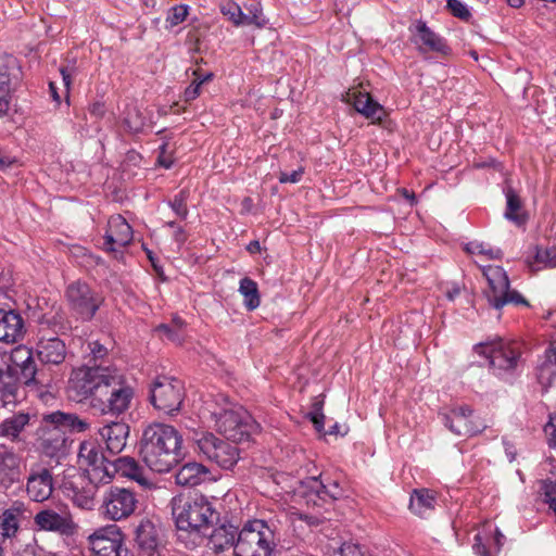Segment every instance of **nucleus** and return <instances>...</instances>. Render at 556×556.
Instances as JSON below:
<instances>
[{"instance_id": "nucleus-58", "label": "nucleus", "mask_w": 556, "mask_h": 556, "mask_svg": "<svg viewBox=\"0 0 556 556\" xmlns=\"http://www.w3.org/2000/svg\"><path fill=\"white\" fill-rule=\"evenodd\" d=\"M370 100L371 97L368 93H353V106L358 113L365 110Z\"/></svg>"}, {"instance_id": "nucleus-43", "label": "nucleus", "mask_w": 556, "mask_h": 556, "mask_svg": "<svg viewBox=\"0 0 556 556\" xmlns=\"http://www.w3.org/2000/svg\"><path fill=\"white\" fill-rule=\"evenodd\" d=\"M245 10L247 13L242 11L241 25H255L256 27H263L265 25L262 9L258 4L252 3L247 7Z\"/></svg>"}, {"instance_id": "nucleus-37", "label": "nucleus", "mask_w": 556, "mask_h": 556, "mask_svg": "<svg viewBox=\"0 0 556 556\" xmlns=\"http://www.w3.org/2000/svg\"><path fill=\"white\" fill-rule=\"evenodd\" d=\"M465 253L471 258L472 263L481 270L482 276L486 277V249L483 242L470 241L463 245Z\"/></svg>"}, {"instance_id": "nucleus-46", "label": "nucleus", "mask_w": 556, "mask_h": 556, "mask_svg": "<svg viewBox=\"0 0 556 556\" xmlns=\"http://www.w3.org/2000/svg\"><path fill=\"white\" fill-rule=\"evenodd\" d=\"M189 13V7L187 4H178L168 10L166 16V23L170 27L177 26L182 23Z\"/></svg>"}, {"instance_id": "nucleus-62", "label": "nucleus", "mask_w": 556, "mask_h": 556, "mask_svg": "<svg viewBox=\"0 0 556 556\" xmlns=\"http://www.w3.org/2000/svg\"><path fill=\"white\" fill-rule=\"evenodd\" d=\"M472 548L479 556H486V544L484 543V538L480 532L476 533L473 536Z\"/></svg>"}, {"instance_id": "nucleus-4", "label": "nucleus", "mask_w": 556, "mask_h": 556, "mask_svg": "<svg viewBox=\"0 0 556 556\" xmlns=\"http://www.w3.org/2000/svg\"><path fill=\"white\" fill-rule=\"evenodd\" d=\"M43 435L41 448L49 457H61L66 455L70 442V433H81L89 429L87 419L80 418L73 413L55 410L42 415Z\"/></svg>"}, {"instance_id": "nucleus-31", "label": "nucleus", "mask_w": 556, "mask_h": 556, "mask_svg": "<svg viewBox=\"0 0 556 556\" xmlns=\"http://www.w3.org/2000/svg\"><path fill=\"white\" fill-rule=\"evenodd\" d=\"M239 532L240 530L230 523L222 525L214 529L211 528L207 531V538H210L214 549L224 551L231 546L235 547Z\"/></svg>"}, {"instance_id": "nucleus-36", "label": "nucleus", "mask_w": 556, "mask_h": 556, "mask_svg": "<svg viewBox=\"0 0 556 556\" xmlns=\"http://www.w3.org/2000/svg\"><path fill=\"white\" fill-rule=\"evenodd\" d=\"M186 323L178 316L173 317L169 324H161L156 327V331L162 332L174 343L181 344L185 340Z\"/></svg>"}, {"instance_id": "nucleus-60", "label": "nucleus", "mask_w": 556, "mask_h": 556, "mask_svg": "<svg viewBox=\"0 0 556 556\" xmlns=\"http://www.w3.org/2000/svg\"><path fill=\"white\" fill-rule=\"evenodd\" d=\"M305 486L308 492L316 494L318 498L321 497V491L324 490V482L317 478H309L305 482Z\"/></svg>"}, {"instance_id": "nucleus-17", "label": "nucleus", "mask_w": 556, "mask_h": 556, "mask_svg": "<svg viewBox=\"0 0 556 556\" xmlns=\"http://www.w3.org/2000/svg\"><path fill=\"white\" fill-rule=\"evenodd\" d=\"M78 458L80 464L86 465L88 469L84 472L93 477L98 481H105L106 477H102L105 473L108 464L111 460L101 446L94 441H85L79 446Z\"/></svg>"}, {"instance_id": "nucleus-47", "label": "nucleus", "mask_w": 556, "mask_h": 556, "mask_svg": "<svg viewBox=\"0 0 556 556\" xmlns=\"http://www.w3.org/2000/svg\"><path fill=\"white\" fill-rule=\"evenodd\" d=\"M361 114L371 119L372 123H381L386 116V111L382 105L371 98L368 105L365 106V110L362 111Z\"/></svg>"}, {"instance_id": "nucleus-19", "label": "nucleus", "mask_w": 556, "mask_h": 556, "mask_svg": "<svg viewBox=\"0 0 556 556\" xmlns=\"http://www.w3.org/2000/svg\"><path fill=\"white\" fill-rule=\"evenodd\" d=\"M442 421L451 432L457 435L471 437L481 432L485 426L473 420V412L468 407L452 409L442 415Z\"/></svg>"}, {"instance_id": "nucleus-13", "label": "nucleus", "mask_w": 556, "mask_h": 556, "mask_svg": "<svg viewBox=\"0 0 556 556\" xmlns=\"http://www.w3.org/2000/svg\"><path fill=\"white\" fill-rule=\"evenodd\" d=\"M99 483L108 482L98 481L85 472H76L64 482V493L72 500L74 505L79 508L90 510L96 504L94 497Z\"/></svg>"}, {"instance_id": "nucleus-49", "label": "nucleus", "mask_w": 556, "mask_h": 556, "mask_svg": "<svg viewBox=\"0 0 556 556\" xmlns=\"http://www.w3.org/2000/svg\"><path fill=\"white\" fill-rule=\"evenodd\" d=\"M534 263L543 264L545 267H556V248L536 249Z\"/></svg>"}, {"instance_id": "nucleus-35", "label": "nucleus", "mask_w": 556, "mask_h": 556, "mask_svg": "<svg viewBox=\"0 0 556 556\" xmlns=\"http://www.w3.org/2000/svg\"><path fill=\"white\" fill-rule=\"evenodd\" d=\"M505 194L507 200L505 216L518 226L523 225L527 222V215L523 213H518V211L521 208V201L519 195L511 187L505 189Z\"/></svg>"}, {"instance_id": "nucleus-50", "label": "nucleus", "mask_w": 556, "mask_h": 556, "mask_svg": "<svg viewBox=\"0 0 556 556\" xmlns=\"http://www.w3.org/2000/svg\"><path fill=\"white\" fill-rule=\"evenodd\" d=\"M220 12L228 17L236 26L242 23V10L235 2H227L220 5Z\"/></svg>"}, {"instance_id": "nucleus-48", "label": "nucleus", "mask_w": 556, "mask_h": 556, "mask_svg": "<svg viewBox=\"0 0 556 556\" xmlns=\"http://www.w3.org/2000/svg\"><path fill=\"white\" fill-rule=\"evenodd\" d=\"M323 401L316 400L313 403L312 410L307 414V417L313 422L314 428L317 432L324 431L325 415L323 414Z\"/></svg>"}, {"instance_id": "nucleus-38", "label": "nucleus", "mask_w": 556, "mask_h": 556, "mask_svg": "<svg viewBox=\"0 0 556 556\" xmlns=\"http://www.w3.org/2000/svg\"><path fill=\"white\" fill-rule=\"evenodd\" d=\"M539 378L549 383L556 378V342L546 351L545 361L539 367Z\"/></svg>"}, {"instance_id": "nucleus-45", "label": "nucleus", "mask_w": 556, "mask_h": 556, "mask_svg": "<svg viewBox=\"0 0 556 556\" xmlns=\"http://www.w3.org/2000/svg\"><path fill=\"white\" fill-rule=\"evenodd\" d=\"M18 375L24 379L26 386H43V381L38 376L35 361L28 362V365L18 370Z\"/></svg>"}, {"instance_id": "nucleus-51", "label": "nucleus", "mask_w": 556, "mask_h": 556, "mask_svg": "<svg viewBox=\"0 0 556 556\" xmlns=\"http://www.w3.org/2000/svg\"><path fill=\"white\" fill-rule=\"evenodd\" d=\"M446 8L455 17L464 21H467L470 17V12L460 0H447Z\"/></svg>"}, {"instance_id": "nucleus-44", "label": "nucleus", "mask_w": 556, "mask_h": 556, "mask_svg": "<svg viewBox=\"0 0 556 556\" xmlns=\"http://www.w3.org/2000/svg\"><path fill=\"white\" fill-rule=\"evenodd\" d=\"M540 492L543 501L548 504L556 516V481L551 479L542 480Z\"/></svg>"}, {"instance_id": "nucleus-41", "label": "nucleus", "mask_w": 556, "mask_h": 556, "mask_svg": "<svg viewBox=\"0 0 556 556\" xmlns=\"http://www.w3.org/2000/svg\"><path fill=\"white\" fill-rule=\"evenodd\" d=\"M189 195L190 192L188 189H181L173 199L167 201L168 206L180 219H186L189 214L187 205Z\"/></svg>"}, {"instance_id": "nucleus-53", "label": "nucleus", "mask_w": 556, "mask_h": 556, "mask_svg": "<svg viewBox=\"0 0 556 556\" xmlns=\"http://www.w3.org/2000/svg\"><path fill=\"white\" fill-rule=\"evenodd\" d=\"M45 551L41 548L36 540H33L31 542L25 544L15 556H45Z\"/></svg>"}, {"instance_id": "nucleus-8", "label": "nucleus", "mask_w": 556, "mask_h": 556, "mask_svg": "<svg viewBox=\"0 0 556 556\" xmlns=\"http://www.w3.org/2000/svg\"><path fill=\"white\" fill-rule=\"evenodd\" d=\"M72 314L83 321L91 320L104 302L102 294L85 281L71 282L65 291Z\"/></svg>"}, {"instance_id": "nucleus-11", "label": "nucleus", "mask_w": 556, "mask_h": 556, "mask_svg": "<svg viewBox=\"0 0 556 556\" xmlns=\"http://www.w3.org/2000/svg\"><path fill=\"white\" fill-rule=\"evenodd\" d=\"M489 304L501 311L507 304L529 306V302L517 291L510 289L507 273L501 266L489 265Z\"/></svg>"}, {"instance_id": "nucleus-33", "label": "nucleus", "mask_w": 556, "mask_h": 556, "mask_svg": "<svg viewBox=\"0 0 556 556\" xmlns=\"http://www.w3.org/2000/svg\"><path fill=\"white\" fill-rule=\"evenodd\" d=\"M239 292L243 296V304L248 311L252 312L260 306L261 295L257 283L253 279L242 278L239 283Z\"/></svg>"}, {"instance_id": "nucleus-7", "label": "nucleus", "mask_w": 556, "mask_h": 556, "mask_svg": "<svg viewBox=\"0 0 556 556\" xmlns=\"http://www.w3.org/2000/svg\"><path fill=\"white\" fill-rule=\"evenodd\" d=\"M191 440L198 453L223 469H231L239 460V451L235 442L224 440L207 431H193Z\"/></svg>"}, {"instance_id": "nucleus-1", "label": "nucleus", "mask_w": 556, "mask_h": 556, "mask_svg": "<svg viewBox=\"0 0 556 556\" xmlns=\"http://www.w3.org/2000/svg\"><path fill=\"white\" fill-rule=\"evenodd\" d=\"M91 359L74 369L68 389L77 401L90 400V407L101 415L121 416L130 407L134 388L117 368L105 366L109 350L98 341L89 342Z\"/></svg>"}, {"instance_id": "nucleus-25", "label": "nucleus", "mask_w": 556, "mask_h": 556, "mask_svg": "<svg viewBox=\"0 0 556 556\" xmlns=\"http://www.w3.org/2000/svg\"><path fill=\"white\" fill-rule=\"evenodd\" d=\"M409 29L415 33L413 42L418 45L420 52L433 51L441 54L450 52L446 41L430 29L426 22L418 20L414 25V29L412 27Z\"/></svg>"}, {"instance_id": "nucleus-32", "label": "nucleus", "mask_w": 556, "mask_h": 556, "mask_svg": "<svg viewBox=\"0 0 556 556\" xmlns=\"http://www.w3.org/2000/svg\"><path fill=\"white\" fill-rule=\"evenodd\" d=\"M435 497L427 489L414 490L410 495L409 509L419 517H425L434 509Z\"/></svg>"}, {"instance_id": "nucleus-21", "label": "nucleus", "mask_w": 556, "mask_h": 556, "mask_svg": "<svg viewBox=\"0 0 556 556\" xmlns=\"http://www.w3.org/2000/svg\"><path fill=\"white\" fill-rule=\"evenodd\" d=\"M24 399L15 367L0 369V406L14 408Z\"/></svg>"}, {"instance_id": "nucleus-57", "label": "nucleus", "mask_w": 556, "mask_h": 556, "mask_svg": "<svg viewBox=\"0 0 556 556\" xmlns=\"http://www.w3.org/2000/svg\"><path fill=\"white\" fill-rule=\"evenodd\" d=\"M167 143H163L160 147V154L157 156V163L163 166L164 168H170L174 164V160L172 157L170 153H167Z\"/></svg>"}, {"instance_id": "nucleus-20", "label": "nucleus", "mask_w": 556, "mask_h": 556, "mask_svg": "<svg viewBox=\"0 0 556 556\" xmlns=\"http://www.w3.org/2000/svg\"><path fill=\"white\" fill-rule=\"evenodd\" d=\"M20 67L14 56L0 55V116L8 113L11 103L12 85L18 79Z\"/></svg>"}, {"instance_id": "nucleus-63", "label": "nucleus", "mask_w": 556, "mask_h": 556, "mask_svg": "<svg viewBox=\"0 0 556 556\" xmlns=\"http://www.w3.org/2000/svg\"><path fill=\"white\" fill-rule=\"evenodd\" d=\"M105 105L101 101H96L89 106V113L96 118H101L105 114Z\"/></svg>"}, {"instance_id": "nucleus-52", "label": "nucleus", "mask_w": 556, "mask_h": 556, "mask_svg": "<svg viewBox=\"0 0 556 556\" xmlns=\"http://www.w3.org/2000/svg\"><path fill=\"white\" fill-rule=\"evenodd\" d=\"M340 556H369V554L359 544L344 542L340 547Z\"/></svg>"}, {"instance_id": "nucleus-16", "label": "nucleus", "mask_w": 556, "mask_h": 556, "mask_svg": "<svg viewBox=\"0 0 556 556\" xmlns=\"http://www.w3.org/2000/svg\"><path fill=\"white\" fill-rule=\"evenodd\" d=\"M53 490L51 469L41 463L33 464L26 478L25 491L27 496L34 502L42 503L50 498Z\"/></svg>"}, {"instance_id": "nucleus-40", "label": "nucleus", "mask_w": 556, "mask_h": 556, "mask_svg": "<svg viewBox=\"0 0 556 556\" xmlns=\"http://www.w3.org/2000/svg\"><path fill=\"white\" fill-rule=\"evenodd\" d=\"M193 74L195 75V78L185 89V92H184V100L186 102H190V101H193L194 99H197L200 96L202 85L204 83L211 81L214 77V74L212 72L201 75V74H199L198 71H194Z\"/></svg>"}, {"instance_id": "nucleus-15", "label": "nucleus", "mask_w": 556, "mask_h": 556, "mask_svg": "<svg viewBox=\"0 0 556 556\" xmlns=\"http://www.w3.org/2000/svg\"><path fill=\"white\" fill-rule=\"evenodd\" d=\"M34 523L39 530L62 535L73 534L76 529L72 515L64 505L55 508L46 507L39 510L34 517Z\"/></svg>"}, {"instance_id": "nucleus-14", "label": "nucleus", "mask_w": 556, "mask_h": 556, "mask_svg": "<svg viewBox=\"0 0 556 556\" xmlns=\"http://www.w3.org/2000/svg\"><path fill=\"white\" fill-rule=\"evenodd\" d=\"M88 541L94 556H123L127 553L124 534L117 525L97 529L89 535Z\"/></svg>"}, {"instance_id": "nucleus-64", "label": "nucleus", "mask_w": 556, "mask_h": 556, "mask_svg": "<svg viewBox=\"0 0 556 556\" xmlns=\"http://www.w3.org/2000/svg\"><path fill=\"white\" fill-rule=\"evenodd\" d=\"M349 431V428L345 425H340L336 422L333 426L329 428L328 431L325 432V434H334V435H345Z\"/></svg>"}, {"instance_id": "nucleus-42", "label": "nucleus", "mask_w": 556, "mask_h": 556, "mask_svg": "<svg viewBox=\"0 0 556 556\" xmlns=\"http://www.w3.org/2000/svg\"><path fill=\"white\" fill-rule=\"evenodd\" d=\"M35 361L33 357V353L29 349L24 346L16 348L11 354V365H7L5 367H15L16 376L18 377V370L24 368V366L28 365V362Z\"/></svg>"}, {"instance_id": "nucleus-39", "label": "nucleus", "mask_w": 556, "mask_h": 556, "mask_svg": "<svg viewBox=\"0 0 556 556\" xmlns=\"http://www.w3.org/2000/svg\"><path fill=\"white\" fill-rule=\"evenodd\" d=\"M123 126L130 134H138L144 127V117L136 106L126 109L123 117Z\"/></svg>"}, {"instance_id": "nucleus-22", "label": "nucleus", "mask_w": 556, "mask_h": 556, "mask_svg": "<svg viewBox=\"0 0 556 556\" xmlns=\"http://www.w3.org/2000/svg\"><path fill=\"white\" fill-rule=\"evenodd\" d=\"M22 483L21 457L12 450L0 445V488L8 491Z\"/></svg>"}, {"instance_id": "nucleus-54", "label": "nucleus", "mask_w": 556, "mask_h": 556, "mask_svg": "<svg viewBox=\"0 0 556 556\" xmlns=\"http://www.w3.org/2000/svg\"><path fill=\"white\" fill-rule=\"evenodd\" d=\"M549 447L556 446V415L549 417V421L544 427Z\"/></svg>"}, {"instance_id": "nucleus-12", "label": "nucleus", "mask_w": 556, "mask_h": 556, "mask_svg": "<svg viewBox=\"0 0 556 556\" xmlns=\"http://www.w3.org/2000/svg\"><path fill=\"white\" fill-rule=\"evenodd\" d=\"M138 495L130 489L112 485L102 500V514L112 521H121L130 517L138 507Z\"/></svg>"}, {"instance_id": "nucleus-55", "label": "nucleus", "mask_w": 556, "mask_h": 556, "mask_svg": "<svg viewBox=\"0 0 556 556\" xmlns=\"http://www.w3.org/2000/svg\"><path fill=\"white\" fill-rule=\"evenodd\" d=\"M304 174V168L299 167L295 170H292L291 173H285L281 172L279 175V182L281 184H296L302 179V176Z\"/></svg>"}, {"instance_id": "nucleus-18", "label": "nucleus", "mask_w": 556, "mask_h": 556, "mask_svg": "<svg viewBox=\"0 0 556 556\" xmlns=\"http://www.w3.org/2000/svg\"><path fill=\"white\" fill-rule=\"evenodd\" d=\"M135 542L148 556H161L160 548L164 542L162 528L151 519H141L135 528Z\"/></svg>"}, {"instance_id": "nucleus-23", "label": "nucleus", "mask_w": 556, "mask_h": 556, "mask_svg": "<svg viewBox=\"0 0 556 556\" xmlns=\"http://www.w3.org/2000/svg\"><path fill=\"white\" fill-rule=\"evenodd\" d=\"M130 427L123 419L113 420L99 429V434L105 443L106 452L117 455L124 451L129 438Z\"/></svg>"}, {"instance_id": "nucleus-28", "label": "nucleus", "mask_w": 556, "mask_h": 556, "mask_svg": "<svg viewBox=\"0 0 556 556\" xmlns=\"http://www.w3.org/2000/svg\"><path fill=\"white\" fill-rule=\"evenodd\" d=\"M104 245L108 251H115L117 247H125L132 240V229L126 219L117 215L109 220V231L104 236Z\"/></svg>"}, {"instance_id": "nucleus-2", "label": "nucleus", "mask_w": 556, "mask_h": 556, "mask_svg": "<svg viewBox=\"0 0 556 556\" xmlns=\"http://www.w3.org/2000/svg\"><path fill=\"white\" fill-rule=\"evenodd\" d=\"M172 516L176 527L177 542L193 551L207 538V531L219 519V514L207 497L200 495L175 496L170 501Z\"/></svg>"}, {"instance_id": "nucleus-34", "label": "nucleus", "mask_w": 556, "mask_h": 556, "mask_svg": "<svg viewBox=\"0 0 556 556\" xmlns=\"http://www.w3.org/2000/svg\"><path fill=\"white\" fill-rule=\"evenodd\" d=\"M29 421V415L20 413L0 424V435L15 440Z\"/></svg>"}, {"instance_id": "nucleus-59", "label": "nucleus", "mask_w": 556, "mask_h": 556, "mask_svg": "<svg viewBox=\"0 0 556 556\" xmlns=\"http://www.w3.org/2000/svg\"><path fill=\"white\" fill-rule=\"evenodd\" d=\"M165 226L176 229L174 232V240L177 242L179 247H181L187 240V236L185 233L184 228L178 226L177 223L174 220L166 222Z\"/></svg>"}, {"instance_id": "nucleus-29", "label": "nucleus", "mask_w": 556, "mask_h": 556, "mask_svg": "<svg viewBox=\"0 0 556 556\" xmlns=\"http://www.w3.org/2000/svg\"><path fill=\"white\" fill-rule=\"evenodd\" d=\"M26 514L27 509L23 502H13L0 516V536L4 540L14 538L18 532L21 522L27 518Z\"/></svg>"}, {"instance_id": "nucleus-26", "label": "nucleus", "mask_w": 556, "mask_h": 556, "mask_svg": "<svg viewBox=\"0 0 556 556\" xmlns=\"http://www.w3.org/2000/svg\"><path fill=\"white\" fill-rule=\"evenodd\" d=\"M26 327L22 315L14 309L0 308V341L16 343L23 340Z\"/></svg>"}, {"instance_id": "nucleus-5", "label": "nucleus", "mask_w": 556, "mask_h": 556, "mask_svg": "<svg viewBox=\"0 0 556 556\" xmlns=\"http://www.w3.org/2000/svg\"><path fill=\"white\" fill-rule=\"evenodd\" d=\"M280 541L274 521L253 519L244 523L235 544V556H273Z\"/></svg>"}, {"instance_id": "nucleus-27", "label": "nucleus", "mask_w": 556, "mask_h": 556, "mask_svg": "<svg viewBox=\"0 0 556 556\" xmlns=\"http://www.w3.org/2000/svg\"><path fill=\"white\" fill-rule=\"evenodd\" d=\"M37 356L42 364L60 365L66 357V345L58 337H41L36 348Z\"/></svg>"}, {"instance_id": "nucleus-9", "label": "nucleus", "mask_w": 556, "mask_h": 556, "mask_svg": "<svg viewBox=\"0 0 556 556\" xmlns=\"http://www.w3.org/2000/svg\"><path fill=\"white\" fill-rule=\"evenodd\" d=\"M215 426L218 432L232 442L249 441L260 430V425L242 407L220 412L216 415Z\"/></svg>"}, {"instance_id": "nucleus-24", "label": "nucleus", "mask_w": 556, "mask_h": 556, "mask_svg": "<svg viewBox=\"0 0 556 556\" xmlns=\"http://www.w3.org/2000/svg\"><path fill=\"white\" fill-rule=\"evenodd\" d=\"M105 473L102 477H106V482H110L111 479L116 475H121L122 477L129 478L140 485H147L148 480L144 477L143 468L138 464V462L130 456H122L111 460V464H108L105 469Z\"/></svg>"}, {"instance_id": "nucleus-30", "label": "nucleus", "mask_w": 556, "mask_h": 556, "mask_svg": "<svg viewBox=\"0 0 556 556\" xmlns=\"http://www.w3.org/2000/svg\"><path fill=\"white\" fill-rule=\"evenodd\" d=\"M176 483L181 486H195L210 480V470L200 463H187L175 475Z\"/></svg>"}, {"instance_id": "nucleus-56", "label": "nucleus", "mask_w": 556, "mask_h": 556, "mask_svg": "<svg viewBox=\"0 0 556 556\" xmlns=\"http://www.w3.org/2000/svg\"><path fill=\"white\" fill-rule=\"evenodd\" d=\"M341 495V489L337 482H332L329 485L324 483V490L321 491V500H326L329 497L331 500H337Z\"/></svg>"}, {"instance_id": "nucleus-3", "label": "nucleus", "mask_w": 556, "mask_h": 556, "mask_svg": "<svg viewBox=\"0 0 556 556\" xmlns=\"http://www.w3.org/2000/svg\"><path fill=\"white\" fill-rule=\"evenodd\" d=\"M139 455L152 471L168 472L185 457L182 435L170 425L152 422L142 430Z\"/></svg>"}, {"instance_id": "nucleus-10", "label": "nucleus", "mask_w": 556, "mask_h": 556, "mask_svg": "<svg viewBox=\"0 0 556 556\" xmlns=\"http://www.w3.org/2000/svg\"><path fill=\"white\" fill-rule=\"evenodd\" d=\"M150 402L155 409L174 415L181 408L185 389L181 381L172 377H157L150 387Z\"/></svg>"}, {"instance_id": "nucleus-6", "label": "nucleus", "mask_w": 556, "mask_h": 556, "mask_svg": "<svg viewBox=\"0 0 556 556\" xmlns=\"http://www.w3.org/2000/svg\"><path fill=\"white\" fill-rule=\"evenodd\" d=\"M521 362V351L515 341L495 336L489 337V369L497 378L511 381Z\"/></svg>"}, {"instance_id": "nucleus-61", "label": "nucleus", "mask_w": 556, "mask_h": 556, "mask_svg": "<svg viewBox=\"0 0 556 556\" xmlns=\"http://www.w3.org/2000/svg\"><path fill=\"white\" fill-rule=\"evenodd\" d=\"M60 73L62 75L63 84L68 91L72 84V78L76 74V67L74 64L71 66H64L60 68Z\"/></svg>"}]
</instances>
